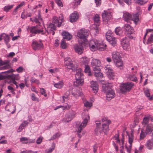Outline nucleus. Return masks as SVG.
<instances>
[{
  "mask_svg": "<svg viewBox=\"0 0 153 153\" xmlns=\"http://www.w3.org/2000/svg\"><path fill=\"white\" fill-rule=\"evenodd\" d=\"M60 136V134L58 133H56L55 134L53 135L50 139V140H51L55 139L57 137H59Z\"/></svg>",
  "mask_w": 153,
  "mask_h": 153,
  "instance_id": "49",
  "label": "nucleus"
},
{
  "mask_svg": "<svg viewBox=\"0 0 153 153\" xmlns=\"http://www.w3.org/2000/svg\"><path fill=\"white\" fill-rule=\"evenodd\" d=\"M30 82L32 83H35L37 85H39L40 83L39 80L35 79L34 77H31L30 79Z\"/></svg>",
  "mask_w": 153,
  "mask_h": 153,
  "instance_id": "42",
  "label": "nucleus"
},
{
  "mask_svg": "<svg viewBox=\"0 0 153 153\" xmlns=\"http://www.w3.org/2000/svg\"><path fill=\"white\" fill-rule=\"evenodd\" d=\"M75 74L76 81L74 82V85L75 86H82L84 82V78L83 74L82 73L81 70L80 68L76 70Z\"/></svg>",
  "mask_w": 153,
  "mask_h": 153,
  "instance_id": "5",
  "label": "nucleus"
},
{
  "mask_svg": "<svg viewBox=\"0 0 153 153\" xmlns=\"http://www.w3.org/2000/svg\"><path fill=\"white\" fill-rule=\"evenodd\" d=\"M14 5L13 4H12L6 6L4 7L3 10L6 12H8L13 7Z\"/></svg>",
  "mask_w": 153,
  "mask_h": 153,
  "instance_id": "34",
  "label": "nucleus"
},
{
  "mask_svg": "<svg viewBox=\"0 0 153 153\" xmlns=\"http://www.w3.org/2000/svg\"><path fill=\"white\" fill-rule=\"evenodd\" d=\"M102 122L105 123H102L101 125L100 121H96V127L94 132L97 135H98L102 132L106 134V133L109 130V125L111 123V121L109 120H108L106 118L104 117L102 119Z\"/></svg>",
  "mask_w": 153,
  "mask_h": 153,
  "instance_id": "1",
  "label": "nucleus"
},
{
  "mask_svg": "<svg viewBox=\"0 0 153 153\" xmlns=\"http://www.w3.org/2000/svg\"><path fill=\"white\" fill-rule=\"evenodd\" d=\"M7 89L10 91V92L13 94H15V93L14 92L15 89L12 87L10 86H7Z\"/></svg>",
  "mask_w": 153,
  "mask_h": 153,
  "instance_id": "48",
  "label": "nucleus"
},
{
  "mask_svg": "<svg viewBox=\"0 0 153 153\" xmlns=\"http://www.w3.org/2000/svg\"><path fill=\"white\" fill-rule=\"evenodd\" d=\"M134 85V83L131 82L122 83L120 86V90L122 93L129 91L131 89Z\"/></svg>",
  "mask_w": 153,
  "mask_h": 153,
  "instance_id": "7",
  "label": "nucleus"
},
{
  "mask_svg": "<svg viewBox=\"0 0 153 153\" xmlns=\"http://www.w3.org/2000/svg\"><path fill=\"white\" fill-rule=\"evenodd\" d=\"M91 87L94 91V93H96L98 92V85L96 82L92 81L91 82Z\"/></svg>",
  "mask_w": 153,
  "mask_h": 153,
  "instance_id": "21",
  "label": "nucleus"
},
{
  "mask_svg": "<svg viewBox=\"0 0 153 153\" xmlns=\"http://www.w3.org/2000/svg\"><path fill=\"white\" fill-rule=\"evenodd\" d=\"M84 71L85 73H90V68L88 65H85Z\"/></svg>",
  "mask_w": 153,
  "mask_h": 153,
  "instance_id": "53",
  "label": "nucleus"
},
{
  "mask_svg": "<svg viewBox=\"0 0 153 153\" xmlns=\"http://www.w3.org/2000/svg\"><path fill=\"white\" fill-rule=\"evenodd\" d=\"M54 85L56 88H60L62 87L63 82L61 81H59L57 83L54 84Z\"/></svg>",
  "mask_w": 153,
  "mask_h": 153,
  "instance_id": "39",
  "label": "nucleus"
},
{
  "mask_svg": "<svg viewBox=\"0 0 153 153\" xmlns=\"http://www.w3.org/2000/svg\"><path fill=\"white\" fill-rule=\"evenodd\" d=\"M90 49L92 51H94L98 50V46H94L93 45H89Z\"/></svg>",
  "mask_w": 153,
  "mask_h": 153,
  "instance_id": "47",
  "label": "nucleus"
},
{
  "mask_svg": "<svg viewBox=\"0 0 153 153\" xmlns=\"http://www.w3.org/2000/svg\"><path fill=\"white\" fill-rule=\"evenodd\" d=\"M82 0H74L73 2V4L75 7L79 5Z\"/></svg>",
  "mask_w": 153,
  "mask_h": 153,
  "instance_id": "44",
  "label": "nucleus"
},
{
  "mask_svg": "<svg viewBox=\"0 0 153 153\" xmlns=\"http://www.w3.org/2000/svg\"><path fill=\"white\" fill-rule=\"evenodd\" d=\"M144 92L146 96L148 97L149 98V100H153V96L152 95L150 97V94L149 92V90L146 89L144 91Z\"/></svg>",
  "mask_w": 153,
  "mask_h": 153,
  "instance_id": "31",
  "label": "nucleus"
},
{
  "mask_svg": "<svg viewBox=\"0 0 153 153\" xmlns=\"http://www.w3.org/2000/svg\"><path fill=\"white\" fill-rule=\"evenodd\" d=\"M83 121L79 126L77 131V133H80L82 130V127H84L86 126L88 120L90 119L89 116L87 114H85V117H83Z\"/></svg>",
  "mask_w": 153,
  "mask_h": 153,
  "instance_id": "10",
  "label": "nucleus"
},
{
  "mask_svg": "<svg viewBox=\"0 0 153 153\" xmlns=\"http://www.w3.org/2000/svg\"><path fill=\"white\" fill-rule=\"evenodd\" d=\"M84 106L86 107H91L92 105V103L88 101H86L84 103Z\"/></svg>",
  "mask_w": 153,
  "mask_h": 153,
  "instance_id": "50",
  "label": "nucleus"
},
{
  "mask_svg": "<svg viewBox=\"0 0 153 153\" xmlns=\"http://www.w3.org/2000/svg\"><path fill=\"white\" fill-rule=\"evenodd\" d=\"M103 21H105V23H107L108 21L111 18V14L110 12L104 11V13L102 14Z\"/></svg>",
  "mask_w": 153,
  "mask_h": 153,
  "instance_id": "16",
  "label": "nucleus"
},
{
  "mask_svg": "<svg viewBox=\"0 0 153 153\" xmlns=\"http://www.w3.org/2000/svg\"><path fill=\"white\" fill-rule=\"evenodd\" d=\"M45 30H43V28L41 27V26L39 24L34 26H28V28H27L30 33L34 35L39 33L43 35L46 32L49 33L48 30H46L45 28Z\"/></svg>",
  "mask_w": 153,
  "mask_h": 153,
  "instance_id": "4",
  "label": "nucleus"
},
{
  "mask_svg": "<svg viewBox=\"0 0 153 153\" xmlns=\"http://www.w3.org/2000/svg\"><path fill=\"white\" fill-rule=\"evenodd\" d=\"M10 67L9 65H7L3 67H0V70H5L8 69Z\"/></svg>",
  "mask_w": 153,
  "mask_h": 153,
  "instance_id": "61",
  "label": "nucleus"
},
{
  "mask_svg": "<svg viewBox=\"0 0 153 153\" xmlns=\"http://www.w3.org/2000/svg\"><path fill=\"white\" fill-rule=\"evenodd\" d=\"M28 140V139L26 137H22L20 138V141L21 142H22L25 141H27Z\"/></svg>",
  "mask_w": 153,
  "mask_h": 153,
  "instance_id": "64",
  "label": "nucleus"
},
{
  "mask_svg": "<svg viewBox=\"0 0 153 153\" xmlns=\"http://www.w3.org/2000/svg\"><path fill=\"white\" fill-rule=\"evenodd\" d=\"M55 145L54 143H52V148H50L48 150L47 153H51L54 150L55 148Z\"/></svg>",
  "mask_w": 153,
  "mask_h": 153,
  "instance_id": "52",
  "label": "nucleus"
},
{
  "mask_svg": "<svg viewBox=\"0 0 153 153\" xmlns=\"http://www.w3.org/2000/svg\"><path fill=\"white\" fill-rule=\"evenodd\" d=\"M62 107L63 108V109H69L70 107L67 104L65 105H64L63 106H62Z\"/></svg>",
  "mask_w": 153,
  "mask_h": 153,
  "instance_id": "63",
  "label": "nucleus"
},
{
  "mask_svg": "<svg viewBox=\"0 0 153 153\" xmlns=\"http://www.w3.org/2000/svg\"><path fill=\"white\" fill-rule=\"evenodd\" d=\"M85 43L82 42L81 44H79V45H76L74 46V50L76 52H77L79 54H81L83 51L82 48L83 46L85 45Z\"/></svg>",
  "mask_w": 153,
  "mask_h": 153,
  "instance_id": "17",
  "label": "nucleus"
},
{
  "mask_svg": "<svg viewBox=\"0 0 153 153\" xmlns=\"http://www.w3.org/2000/svg\"><path fill=\"white\" fill-rule=\"evenodd\" d=\"M43 138L42 137L40 136L38 139H37L36 141V143L37 144H40L42 141V140L43 139Z\"/></svg>",
  "mask_w": 153,
  "mask_h": 153,
  "instance_id": "55",
  "label": "nucleus"
},
{
  "mask_svg": "<svg viewBox=\"0 0 153 153\" xmlns=\"http://www.w3.org/2000/svg\"><path fill=\"white\" fill-rule=\"evenodd\" d=\"M97 46L98 47V50L100 51H102L105 49L106 45L105 44H104L102 42H101L100 43L99 42Z\"/></svg>",
  "mask_w": 153,
  "mask_h": 153,
  "instance_id": "29",
  "label": "nucleus"
},
{
  "mask_svg": "<svg viewBox=\"0 0 153 153\" xmlns=\"http://www.w3.org/2000/svg\"><path fill=\"white\" fill-rule=\"evenodd\" d=\"M99 18V16L98 15H96L94 17V22L95 23H96V25H98L99 22V21H100Z\"/></svg>",
  "mask_w": 153,
  "mask_h": 153,
  "instance_id": "43",
  "label": "nucleus"
},
{
  "mask_svg": "<svg viewBox=\"0 0 153 153\" xmlns=\"http://www.w3.org/2000/svg\"><path fill=\"white\" fill-rule=\"evenodd\" d=\"M99 42L96 40H91L89 42V45H93L94 46H97Z\"/></svg>",
  "mask_w": 153,
  "mask_h": 153,
  "instance_id": "40",
  "label": "nucleus"
},
{
  "mask_svg": "<svg viewBox=\"0 0 153 153\" xmlns=\"http://www.w3.org/2000/svg\"><path fill=\"white\" fill-rule=\"evenodd\" d=\"M128 37H125L121 41V44L123 49L125 50H128L129 46V39Z\"/></svg>",
  "mask_w": 153,
  "mask_h": 153,
  "instance_id": "12",
  "label": "nucleus"
},
{
  "mask_svg": "<svg viewBox=\"0 0 153 153\" xmlns=\"http://www.w3.org/2000/svg\"><path fill=\"white\" fill-rule=\"evenodd\" d=\"M153 131V124H149L146 126L145 130L146 133L150 134Z\"/></svg>",
  "mask_w": 153,
  "mask_h": 153,
  "instance_id": "24",
  "label": "nucleus"
},
{
  "mask_svg": "<svg viewBox=\"0 0 153 153\" xmlns=\"http://www.w3.org/2000/svg\"><path fill=\"white\" fill-rule=\"evenodd\" d=\"M16 70L18 73L22 72L23 71L24 68L22 66H20Z\"/></svg>",
  "mask_w": 153,
  "mask_h": 153,
  "instance_id": "56",
  "label": "nucleus"
},
{
  "mask_svg": "<svg viewBox=\"0 0 153 153\" xmlns=\"http://www.w3.org/2000/svg\"><path fill=\"white\" fill-rule=\"evenodd\" d=\"M105 72L106 73L107 77L110 79H113L114 78V75L112 69L108 66L105 67Z\"/></svg>",
  "mask_w": 153,
  "mask_h": 153,
  "instance_id": "13",
  "label": "nucleus"
},
{
  "mask_svg": "<svg viewBox=\"0 0 153 153\" xmlns=\"http://www.w3.org/2000/svg\"><path fill=\"white\" fill-rule=\"evenodd\" d=\"M135 2L140 5H143L147 2V0H134Z\"/></svg>",
  "mask_w": 153,
  "mask_h": 153,
  "instance_id": "36",
  "label": "nucleus"
},
{
  "mask_svg": "<svg viewBox=\"0 0 153 153\" xmlns=\"http://www.w3.org/2000/svg\"><path fill=\"white\" fill-rule=\"evenodd\" d=\"M115 32L116 34L118 35H120L123 32V30L122 28L120 27H117L115 30Z\"/></svg>",
  "mask_w": 153,
  "mask_h": 153,
  "instance_id": "32",
  "label": "nucleus"
},
{
  "mask_svg": "<svg viewBox=\"0 0 153 153\" xmlns=\"http://www.w3.org/2000/svg\"><path fill=\"white\" fill-rule=\"evenodd\" d=\"M95 2L97 7L100 6L101 4V0H95Z\"/></svg>",
  "mask_w": 153,
  "mask_h": 153,
  "instance_id": "62",
  "label": "nucleus"
},
{
  "mask_svg": "<svg viewBox=\"0 0 153 153\" xmlns=\"http://www.w3.org/2000/svg\"><path fill=\"white\" fill-rule=\"evenodd\" d=\"M65 64L67 66H69L70 67L68 68L69 69H71L74 71L77 70L76 67L73 65L71 59L69 57L65 58L64 59Z\"/></svg>",
  "mask_w": 153,
  "mask_h": 153,
  "instance_id": "11",
  "label": "nucleus"
},
{
  "mask_svg": "<svg viewBox=\"0 0 153 153\" xmlns=\"http://www.w3.org/2000/svg\"><path fill=\"white\" fill-rule=\"evenodd\" d=\"M82 93L79 90H74L73 91L71 94L75 98H77L81 96Z\"/></svg>",
  "mask_w": 153,
  "mask_h": 153,
  "instance_id": "22",
  "label": "nucleus"
},
{
  "mask_svg": "<svg viewBox=\"0 0 153 153\" xmlns=\"http://www.w3.org/2000/svg\"><path fill=\"white\" fill-rule=\"evenodd\" d=\"M100 61L97 59H93L91 62V64L92 66L93 67L95 66H100Z\"/></svg>",
  "mask_w": 153,
  "mask_h": 153,
  "instance_id": "27",
  "label": "nucleus"
},
{
  "mask_svg": "<svg viewBox=\"0 0 153 153\" xmlns=\"http://www.w3.org/2000/svg\"><path fill=\"white\" fill-rule=\"evenodd\" d=\"M146 146L149 149H152V147L153 146V140H152V139L148 140L146 143Z\"/></svg>",
  "mask_w": 153,
  "mask_h": 153,
  "instance_id": "28",
  "label": "nucleus"
},
{
  "mask_svg": "<svg viewBox=\"0 0 153 153\" xmlns=\"http://www.w3.org/2000/svg\"><path fill=\"white\" fill-rule=\"evenodd\" d=\"M47 28H49L50 31H53L56 30V27L54 24L50 23L48 25Z\"/></svg>",
  "mask_w": 153,
  "mask_h": 153,
  "instance_id": "33",
  "label": "nucleus"
},
{
  "mask_svg": "<svg viewBox=\"0 0 153 153\" xmlns=\"http://www.w3.org/2000/svg\"><path fill=\"white\" fill-rule=\"evenodd\" d=\"M63 19V15L62 14H61L60 16H59V19H58L57 17L56 16H54L53 17V22L55 24H58L57 26L58 27H60L61 25L62 24Z\"/></svg>",
  "mask_w": 153,
  "mask_h": 153,
  "instance_id": "15",
  "label": "nucleus"
},
{
  "mask_svg": "<svg viewBox=\"0 0 153 153\" xmlns=\"http://www.w3.org/2000/svg\"><path fill=\"white\" fill-rule=\"evenodd\" d=\"M153 43V34H151L148 39L147 44H149Z\"/></svg>",
  "mask_w": 153,
  "mask_h": 153,
  "instance_id": "37",
  "label": "nucleus"
},
{
  "mask_svg": "<svg viewBox=\"0 0 153 153\" xmlns=\"http://www.w3.org/2000/svg\"><path fill=\"white\" fill-rule=\"evenodd\" d=\"M128 136V142L129 143L130 146L132 145V143L133 139V135L132 133H131V135H129Z\"/></svg>",
  "mask_w": 153,
  "mask_h": 153,
  "instance_id": "38",
  "label": "nucleus"
},
{
  "mask_svg": "<svg viewBox=\"0 0 153 153\" xmlns=\"http://www.w3.org/2000/svg\"><path fill=\"white\" fill-rule=\"evenodd\" d=\"M112 87L111 84L109 83L103 84L102 87L103 91L106 94V100L108 101L114 98L115 96L114 91L112 88Z\"/></svg>",
  "mask_w": 153,
  "mask_h": 153,
  "instance_id": "3",
  "label": "nucleus"
},
{
  "mask_svg": "<svg viewBox=\"0 0 153 153\" xmlns=\"http://www.w3.org/2000/svg\"><path fill=\"white\" fill-rule=\"evenodd\" d=\"M14 71L12 69H10V70L7 71L0 73V80H3L6 79H12V82L15 84L16 88H17L18 87V83L16 82L15 80L17 79L16 77L18 76L19 74L15 75L13 74L9 75H7L8 74L11 72H13Z\"/></svg>",
  "mask_w": 153,
  "mask_h": 153,
  "instance_id": "2",
  "label": "nucleus"
},
{
  "mask_svg": "<svg viewBox=\"0 0 153 153\" xmlns=\"http://www.w3.org/2000/svg\"><path fill=\"white\" fill-rule=\"evenodd\" d=\"M95 76L96 77L101 76H102V74L100 71H95Z\"/></svg>",
  "mask_w": 153,
  "mask_h": 153,
  "instance_id": "51",
  "label": "nucleus"
},
{
  "mask_svg": "<svg viewBox=\"0 0 153 153\" xmlns=\"http://www.w3.org/2000/svg\"><path fill=\"white\" fill-rule=\"evenodd\" d=\"M112 57L117 67H119L123 65V61L121 59V57L118 52H113L112 53Z\"/></svg>",
  "mask_w": 153,
  "mask_h": 153,
  "instance_id": "8",
  "label": "nucleus"
},
{
  "mask_svg": "<svg viewBox=\"0 0 153 153\" xmlns=\"http://www.w3.org/2000/svg\"><path fill=\"white\" fill-rule=\"evenodd\" d=\"M147 134H146L145 131V132H144L143 131V129H142L140 134V139H143Z\"/></svg>",
  "mask_w": 153,
  "mask_h": 153,
  "instance_id": "45",
  "label": "nucleus"
},
{
  "mask_svg": "<svg viewBox=\"0 0 153 153\" xmlns=\"http://www.w3.org/2000/svg\"><path fill=\"white\" fill-rule=\"evenodd\" d=\"M89 34L88 30L85 29H82L80 30L77 34V36L80 39L83 40L84 42L86 43V38Z\"/></svg>",
  "mask_w": 153,
  "mask_h": 153,
  "instance_id": "9",
  "label": "nucleus"
},
{
  "mask_svg": "<svg viewBox=\"0 0 153 153\" xmlns=\"http://www.w3.org/2000/svg\"><path fill=\"white\" fill-rule=\"evenodd\" d=\"M31 99L33 101H38V99L35 96L34 93H32L31 94Z\"/></svg>",
  "mask_w": 153,
  "mask_h": 153,
  "instance_id": "59",
  "label": "nucleus"
},
{
  "mask_svg": "<svg viewBox=\"0 0 153 153\" xmlns=\"http://www.w3.org/2000/svg\"><path fill=\"white\" fill-rule=\"evenodd\" d=\"M128 79L131 80L136 82L137 80V78L134 74L129 75L128 76Z\"/></svg>",
  "mask_w": 153,
  "mask_h": 153,
  "instance_id": "35",
  "label": "nucleus"
},
{
  "mask_svg": "<svg viewBox=\"0 0 153 153\" xmlns=\"http://www.w3.org/2000/svg\"><path fill=\"white\" fill-rule=\"evenodd\" d=\"M62 35L64 39H66L68 40L71 39L72 38V36L68 32L63 31Z\"/></svg>",
  "mask_w": 153,
  "mask_h": 153,
  "instance_id": "23",
  "label": "nucleus"
},
{
  "mask_svg": "<svg viewBox=\"0 0 153 153\" xmlns=\"http://www.w3.org/2000/svg\"><path fill=\"white\" fill-rule=\"evenodd\" d=\"M3 34V38L4 39L5 44L7 45H8V42L10 41V38L8 35L5 34L4 33Z\"/></svg>",
  "mask_w": 153,
  "mask_h": 153,
  "instance_id": "30",
  "label": "nucleus"
},
{
  "mask_svg": "<svg viewBox=\"0 0 153 153\" xmlns=\"http://www.w3.org/2000/svg\"><path fill=\"white\" fill-rule=\"evenodd\" d=\"M131 20L133 21L135 24H136L139 21L138 13L136 12L131 15Z\"/></svg>",
  "mask_w": 153,
  "mask_h": 153,
  "instance_id": "20",
  "label": "nucleus"
},
{
  "mask_svg": "<svg viewBox=\"0 0 153 153\" xmlns=\"http://www.w3.org/2000/svg\"><path fill=\"white\" fill-rule=\"evenodd\" d=\"M40 43H39L37 42L34 41L32 43V46L34 50H39L42 48L43 44L41 42V41H40Z\"/></svg>",
  "mask_w": 153,
  "mask_h": 153,
  "instance_id": "14",
  "label": "nucleus"
},
{
  "mask_svg": "<svg viewBox=\"0 0 153 153\" xmlns=\"http://www.w3.org/2000/svg\"><path fill=\"white\" fill-rule=\"evenodd\" d=\"M40 92L42 95H43L45 97L47 96V94H45V90L43 88L40 89Z\"/></svg>",
  "mask_w": 153,
  "mask_h": 153,
  "instance_id": "54",
  "label": "nucleus"
},
{
  "mask_svg": "<svg viewBox=\"0 0 153 153\" xmlns=\"http://www.w3.org/2000/svg\"><path fill=\"white\" fill-rule=\"evenodd\" d=\"M149 121V119L147 117H145L143 119V123L145 125L148 123Z\"/></svg>",
  "mask_w": 153,
  "mask_h": 153,
  "instance_id": "60",
  "label": "nucleus"
},
{
  "mask_svg": "<svg viewBox=\"0 0 153 153\" xmlns=\"http://www.w3.org/2000/svg\"><path fill=\"white\" fill-rule=\"evenodd\" d=\"M10 61L8 60H5L4 61H3L1 59H0V66L4 65H9V63Z\"/></svg>",
  "mask_w": 153,
  "mask_h": 153,
  "instance_id": "41",
  "label": "nucleus"
},
{
  "mask_svg": "<svg viewBox=\"0 0 153 153\" xmlns=\"http://www.w3.org/2000/svg\"><path fill=\"white\" fill-rule=\"evenodd\" d=\"M106 38L107 40L112 46H114L116 45L117 42L114 37L108 35H107Z\"/></svg>",
  "mask_w": 153,
  "mask_h": 153,
  "instance_id": "18",
  "label": "nucleus"
},
{
  "mask_svg": "<svg viewBox=\"0 0 153 153\" xmlns=\"http://www.w3.org/2000/svg\"><path fill=\"white\" fill-rule=\"evenodd\" d=\"M100 66H97L93 67V70L95 71H100V68H99Z\"/></svg>",
  "mask_w": 153,
  "mask_h": 153,
  "instance_id": "58",
  "label": "nucleus"
},
{
  "mask_svg": "<svg viewBox=\"0 0 153 153\" xmlns=\"http://www.w3.org/2000/svg\"><path fill=\"white\" fill-rule=\"evenodd\" d=\"M60 47L63 49H65L66 48L67 44L65 41L63 39L62 40L61 43Z\"/></svg>",
  "mask_w": 153,
  "mask_h": 153,
  "instance_id": "46",
  "label": "nucleus"
},
{
  "mask_svg": "<svg viewBox=\"0 0 153 153\" xmlns=\"http://www.w3.org/2000/svg\"><path fill=\"white\" fill-rule=\"evenodd\" d=\"M122 28L125 30L126 36L130 39H133L134 34V31L133 28L130 25L127 24H125Z\"/></svg>",
  "mask_w": 153,
  "mask_h": 153,
  "instance_id": "6",
  "label": "nucleus"
},
{
  "mask_svg": "<svg viewBox=\"0 0 153 153\" xmlns=\"http://www.w3.org/2000/svg\"><path fill=\"white\" fill-rule=\"evenodd\" d=\"M131 15L128 13H124L123 15L124 20L126 22H128L129 20H131Z\"/></svg>",
  "mask_w": 153,
  "mask_h": 153,
  "instance_id": "26",
  "label": "nucleus"
},
{
  "mask_svg": "<svg viewBox=\"0 0 153 153\" xmlns=\"http://www.w3.org/2000/svg\"><path fill=\"white\" fill-rule=\"evenodd\" d=\"M79 17L78 14L76 12H74L71 14L70 16V21L73 22L76 21Z\"/></svg>",
  "mask_w": 153,
  "mask_h": 153,
  "instance_id": "19",
  "label": "nucleus"
},
{
  "mask_svg": "<svg viewBox=\"0 0 153 153\" xmlns=\"http://www.w3.org/2000/svg\"><path fill=\"white\" fill-rule=\"evenodd\" d=\"M56 2L59 6L60 7L63 6L62 2L60 0H56Z\"/></svg>",
  "mask_w": 153,
  "mask_h": 153,
  "instance_id": "57",
  "label": "nucleus"
},
{
  "mask_svg": "<svg viewBox=\"0 0 153 153\" xmlns=\"http://www.w3.org/2000/svg\"><path fill=\"white\" fill-rule=\"evenodd\" d=\"M74 117V114H67L65 116L63 120L65 122H68L71 121Z\"/></svg>",
  "mask_w": 153,
  "mask_h": 153,
  "instance_id": "25",
  "label": "nucleus"
}]
</instances>
